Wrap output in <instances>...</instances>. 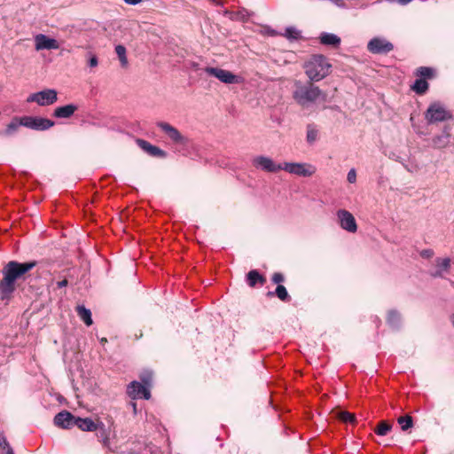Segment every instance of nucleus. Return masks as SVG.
I'll return each instance as SVG.
<instances>
[{"instance_id": "2f4dec72", "label": "nucleus", "mask_w": 454, "mask_h": 454, "mask_svg": "<svg viewBox=\"0 0 454 454\" xmlns=\"http://www.w3.org/2000/svg\"><path fill=\"white\" fill-rule=\"evenodd\" d=\"M284 35L288 39H298L301 36V33L295 27H290L286 29Z\"/></svg>"}, {"instance_id": "423d86ee", "label": "nucleus", "mask_w": 454, "mask_h": 454, "mask_svg": "<svg viewBox=\"0 0 454 454\" xmlns=\"http://www.w3.org/2000/svg\"><path fill=\"white\" fill-rule=\"evenodd\" d=\"M58 100V93L53 89H47L28 96L27 102H35L41 106H50Z\"/></svg>"}, {"instance_id": "412c9836", "label": "nucleus", "mask_w": 454, "mask_h": 454, "mask_svg": "<svg viewBox=\"0 0 454 454\" xmlns=\"http://www.w3.org/2000/svg\"><path fill=\"white\" fill-rule=\"evenodd\" d=\"M20 126H23V117H14L11 122L6 126L4 130L5 136H12L17 132Z\"/></svg>"}, {"instance_id": "f3484780", "label": "nucleus", "mask_w": 454, "mask_h": 454, "mask_svg": "<svg viewBox=\"0 0 454 454\" xmlns=\"http://www.w3.org/2000/svg\"><path fill=\"white\" fill-rule=\"evenodd\" d=\"M137 144L142 150L146 152L151 156L160 157V158L166 157V153L163 150H161L160 148H159L155 145H153L152 144H150L149 142H147L145 140L137 139Z\"/></svg>"}, {"instance_id": "6e6552de", "label": "nucleus", "mask_w": 454, "mask_h": 454, "mask_svg": "<svg viewBox=\"0 0 454 454\" xmlns=\"http://www.w3.org/2000/svg\"><path fill=\"white\" fill-rule=\"evenodd\" d=\"M253 166L269 173H277L282 170L283 163H276L271 158L260 155L252 160Z\"/></svg>"}, {"instance_id": "4be33fe9", "label": "nucleus", "mask_w": 454, "mask_h": 454, "mask_svg": "<svg viewBox=\"0 0 454 454\" xmlns=\"http://www.w3.org/2000/svg\"><path fill=\"white\" fill-rule=\"evenodd\" d=\"M76 311L80 318L85 323L86 325L90 326L92 325L91 312L82 305L76 307Z\"/></svg>"}, {"instance_id": "c03bdc74", "label": "nucleus", "mask_w": 454, "mask_h": 454, "mask_svg": "<svg viewBox=\"0 0 454 454\" xmlns=\"http://www.w3.org/2000/svg\"><path fill=\"white\" fill-rule=\"evenodd\" d=\"M132 408H134V411H136V403L132 404Z\"/></svg>"}, {"instance_id": "bb28decb", "label": "nucleus", "mask_w": 454, "mask_h": 454, "mask_svg": "<svg viewBox=\"0 0 454 454\" xmlns=\"http://www.w3.org/2000/svg\"><path fill=\"white\" fill-rule=\"evenodd\" d=\"M397 422L403 431L410 429L413 426L412 418L410 415L398 418Z\"/></svg>"}, {"instance_id": "0eeeda50", "label": "nucleus", "mask_w": 454, "mask_h": 454, "mask_svg": "<svg viewBox=\"0 0 454 454\" xmlns=\"http://www.w3.org/2000/svg\"><path fill=\"white\" fill-rule=\"evenodd\" d=\"M205 72L226 84H235L241 82V78L239 76L235 75L231 71L225 69L207 67L205 68Z\"/></svg>"}, {"instance_id": "2eb2a0df", "label": "nucleus", "mask_w": 454, "mask_h": 454, "mask_svg": "<svg viewBox=\"0 0 454 454\" xmlns=\"http://www.w3.org/2000/svg\"><path fill=\"white\" fill-rule=\"evenodd\" d=\"M435 262V270L431 272V276L434 278H443L446 273H449L451 260L448 257L441 258L438 257L434 261Z\"/></svg>"}, {"instance_id": "a19ab883", "label": "nucleus", "mask_w": 454, "mask_h": 454, "mask_svg": "<svg viewBox=\"0 0 454 454\" xmlns=\"http://www.w3.org/2000/svg\"><path fill=\"white\" fill-rule=\"evenodd\" d=\"M67 284H68L67 280V279H63V280H61V281L57 282V286H58L59 288H62V287H64V286H67Z\"/></svg>"}, {"instance_id": "a878e982", "label": "nucleus", "mask_w": 454, "mask_h": 454, "mask_svg": "<svg viewBox=\"0 0 454 454\" xmlns=\"http://www.w3.org/2000/svg\"><path fill=\"white\" fill-rule=\"evenodd\" d=\"M411 88L416 93L424 94L428 89V83L425 79H417Z\"/></svg>"}, {"instance_id": "473e14b6", "label": "nucleus", "mask_w": 454, "mask_h": 454, "mask_svg": "<svg viewBox=\"0 0 454 454\" xmlns=\"http://www.w3.org/2000/svg\"><path fill=\"white\" fill-rule=\"evenodd\" d=\"M140 380L143 384L150 387L152 385L153 373L150 371H145L140 374Z\"/></svg>"}, {"instance_id": "a18cd8bd", "label": "nucleus", "mask_w": 454, "mask_h": 454, "mask_svg": "<svg viewBox=\"0 0 454 454\" xmlns=\"http://www.w3.org/2000/svg\"><path fill=\"white\" fill-rule=\"evenodd\" d=\"M451 322H452V325H453V327H454V317H451Z\"/></svg>"}, {"instance_id": "4468645a", "label": "nucleus", "mask_w": 454, "mask_h": 454, "mask_svg": "<svg viewBox=\"0 0 454 454\" xmlns=\"http://www.w3.org/2000/svg\"><path fill=\"white\" fill-rule=\"evenodd\" d=\"M369 51L374 54L387 53L393 50V44L382 38H373L367 45Z\"/></svg>"}, {"instance_id": "49530a36", "label": "nucleus", "mask_w": 454, "mask_h": 454, "mask_svg": "<svg viewBox=\"0 0 454 454\" xmlns=\"http://www.w3.org/2000/svg\"><path fill=\"white\" fill-rule=\"evenodd\" d=\"M268 295H273V293L272 292H269Z\"/></svg>"}, {"instance_id": "7ed1b4c3", "label": "nucleus", "mask_w": 454, "mask_h": 454, "mask_svg": "<svg viewBox=\"0 0 454 454\" xmlns=\"http://www.w3.org/2000/svg\"><path fill=\"white\" fill-rule=\"evenodd\" d=\"M332 65L323 55H313L304 64L305 74L310 81L319 82L331 73Z\"/></svg>"}, {"instance_id": "f704fd0d", "label": "nucleus", "mask_w": 454, "mask_h": 454, "mask_svg": "<svg viewBox=\"0 0 454 454\" xmlns=\"http://www.w3.org/2000/svg\"><path fill=\"white\" fill-rule=\"evenodd\" d=\"M317 131L315 129H309L307 132V140L309 143L314 142L317 139Z\"/></svg>"}, {"instance_id": "aec40b11", "label": "nucleus", "mask_w": 454, "mask_h": 454, "mask_svg": "<svg viewBox=\"0 0 454 454\" xmlns=\"http://www.w3.org/2000/svg\"><path fill=\"white\" fill-rule=\"evenodd\" d=\"M450 137V129L448 127H445L441 135L435 136L433 138V145L436 148H444L449 145Z\"/></svg>"}, {"instance_id": "a211bd4d", "label": "nucleus", "mask_w": 454, "mask_h": 454, "mask_svg": "<svg viewBox=\"0 0 454 454\" xmlns=\"http://www.w3.org/2000/svg\"><path fill=\"white\" fill-rule=\"evenodd\" d=\"M77 106L73 104L59 106L55 108L53 116L56 118H69L77 110Z\"/></svg>"}, {"instance_id": "9b49d317", "label": "nucleus", "mask_w": 454, "mask_h": 454, "mask_svg": "<svg viewBox=\"0 0 454 454\" xmlns=\"http://www.w3.org/2000/svg\"><path fill=\"white\" fill-rule=\"evenodd\" d=\"M127 393L132 399L144 398L148 400L151 397L149 387L138 381L130 382L128 386Z\"/></svg>"}, {"instance_id": "6ab92c4d", "label": "nucleus", "mask_w": 454, "mask_h": 454, "mask_svg": "<svg viewBox=\"0 0 454 454\" xmlns=\"http://www.w3.org/2000/svg\"><path fill=\"white\" fill-rule=\"evenodd\" d=\"M74 426L82 431L93 432L98 429L97 424L89 418L82 419L75 417Z\"/></svg>"}, {"instance_id": "9d476101", "label": "nucleus", "mask_w": 454, "mask_h": 454, "mask_svg": "<svg viewBox=\"0 0 454 454\" xmlns=\"http://www.w3.org/2000/svg\"><path fill=\"white\" fill-rule=\"evenodd\" d=\"M337 217L340 227L351 233L357 231V224L353 215L346 209L337 211Z\"/></svg>"}, {"instance_id": "72a5a7b5", "label": "nucleus", "mask_w": 454, "mask_h": 454, "mask_svg": "<svg viewBox=\"0 0 454 454\" xmlns=\"http://www.w3.org/2000/svg\"><path fill=\"white\" fill-rule=\"evenodd\" d=\"M417 74L421 77L430 78L433 75V69L430 67H421L417 70Z\"/></svg>"}, {"instance_id": "ddd939ff", "label": "nucleus", "mask_w": 454, "mask_h": 454, "mask_svg": "<svg viewBox=\"0 0 454 454\" xmlns=\"http://www.w3.org/2000/svg\"><path fill=\"white\" fill-rule=\"evenodd\" d=\"M157 125L173 142L179 145L186 144L187 138L169 123L160 121Z\"/></svg>"}, {"instance_id": "c9c22d12", "label": "nucleus", "mask_w": 454, "mask_h": 454, "mask_svg": "<svg viewBox=\"0 0 454 454\" xmlns=\"http://www.w3.org/2000/svg\"><path fill=\"white\" fill-rule=\"evenodd\" d=\"M89 56H90V58L88 60V65L90 67H96L98 65V59L97 56L95 54H91V53H90Z\"/></svg>"}, {"instance_id": "7c9ffc66", "label": "nucleus", "mask_w": 454, "mask_h": 454, "mask_svg": "<svg viewBox=\"0 0 454 454\" xmlns=\"http://www.w3.org/2000/svg\"><path fill=\"white\" fill-rule=\"evenodd\" d=\"M275 294L278 297L279 300L283 301L289 300V295L286 291V288L282 285H278L275 290Z\"/></svg>"}, {"instance_id": "20e7f679", "label": "nucleus", "mask_w": 454, "mask_h": 454, "mask_svg": "<svg viewBox=\"0 0 454 454\" xmlns=\"http://www.w3.org/2000/svg\"><path fill=\"white\" fill-rule=\"evenodd\" d=\"M451 117V114L440 102L432 103L425 114V118L428 123L443 121Z\"/></svg>"}, {"instance_id": "c756f323", "label": "nucleus", "mask_w": 454, "mask_h": 454, "mask_svg": "<svg viewBox=\"0 0 454 454\" xmlns=\"http://www.w3.org/2000/svg\"><path fill=\"white\" fill-rule=\"evenodd\" d=\"M338 418L345 422V423H355L356 422V418H355V415L353 413H350L348 411H340L338 413Z\"/></svg>"}, {"instance_id": "f257e3e1", "label": "nucleus", "mask_w": 454, "mask_h": 454, "mask_svg": "<svg viewBox=\"0 0 454 454\" xmlns=\"http://www.w3.org/2000/svg\"><path fill=\"white\" fill-rule=\"evenodd\" d=\"M36 266L35 261L20 262H8L2 269L0 280V301L8 304L13 298L20 281H26L27 273Z\"/></svg>"}, {"instance_id": "cd10ccee", "label": "nucleus", "mask_w": 454, "mask_h": 454, "mask_svg": "<svg viewBox=\"0 0 454 454\" xmlns=\"http://www.w3.org/2000/svg\"><path fill=\"white\" fill-rule=\"evenodd\" d=\"M387 322L393 327H397L401 322L400 314L397 311L391 310L388 312Z\"/></svg>"}, {"instance_id": "f8f14e48", "label": "nucleus", "mask_w": 454, "mask_h": 454, "mask_svg": "<svg viewBox=\"0 0 454 454\" xmlns=\"http://www.w3.org/2000/svg\"><path fill=\"white\" fill-rule=\"evenodd\" d=\"M35 48L37 51L42 50H57L59 48L58 41L54 38L48 37L43 34L35 35Z\"/></svg>"}, {"instance_id": "37998d69", "label": "nucleus", "mask_w": 454, "mask_h": 454, "mask_svg": "<svg viewBox=\"0 0 454 454\" xmlns=\"http://www.w3.org/2000/svg\"><path fill=\"white\" fill-rule=\"evenodd\" d=\"M6 454H14L12 449H9V450L6 452Z\"/></svg>"}, {"instance_id": "393cba45", "label": "nucleus", "mask_w": 454, "mask_h": 454, "mask_svg": "<svg viewBox=\"0 0 454 454\" xmlns=\"http://www.w3.org/2000/svg\"><path fill=\"white\" fill-rule=\"evenodd\" d=\"M115 52L118 56L121 67H127L129 61L126 55V48L123 45L119 44L115 47Z\"/></svg>"}, {"instance_id": "5701e85b", "label": "nucleus", "mask_w": 454, "mask_h": 454, "mask_svg": "<svg viewBox=\"0 0 454 454\" xmlns=\"http://www.w3.org/2000/svg\"><path fill=\"white\" fill-rule=\"evenodd\" d=\"M247 283L249 286L254 287L257 283L264 284V278L259 274V272L255 270H250L247 276Z\"/></svg>"}, {"instance_id": "58836bf2", "label": "nucleus", "mask_w": 454, "mask_h": 454, "mask_svg": "<svg viewBox=\"0 0 454 454\" xmlns=\"http://www.w3.org/2000/svg\"><path fill=\"white\" fill-rule=\"evenodd\" d=\"M0 448L2 450H5L6 452L9 450V449H12L9 445V442L4 437H0Z\"/></svg>"}, {"instance_id": "79ce46f5", "label": "nucleus", "mask_w": 454, "mask_h": 454, "mask_svg": "<svg viewBox=\"0 0 454 454\" xmlns=\"http://www.w3.org/2000/svg\"><path fill=\"white\" fill-rule=\"evenodd\" d=\"M124 2L130 5H136L142 2V0H124Z\"/></svg>"}, {"instance_id": "b1692460", "label": "nucleus", "mask_w": 454, "mask_h": 454, "mask_svg": "<svg viewBox=\"0 0 454 454\" xmlns=\"http://www.w3.org/2000/svg\"><path fill=\"white\" fill-rule=\"evenodd\" d=\"M320 42H321V43L325 44V45L335 46L340 43V39L333 34L324 33L321 35Z\"/></svg>"}, {"instance_id": "1a4fd4ad", "label": "nucleus", "mask_w": 454, "mask_h": 454, "mask_svg": "<svg viewBox=\"0 0 454 454\" xmlns=\"http://www.w3.org/2000/svg\"><path fill=\"white\" fill-rule=\"evenodd\" d=\"M23 126L35 130H46L54 126V121L34 116H23Z\"/></svg>"}, {"instance_id": "4c0bfd02", "label": "nucleus", "mask_w": 454, "mask_h": 454, "mask_svg": "<svg viewBox=\"0 0 454 454\" xmlns=\"http://www.w3.org/2000/svg\"><path fill=\"white\" fill-rule=\"evenodd\" d=\"M284 279H285V278H284L283 274H281L279 272H276L272 276V281L275 284H279V283L283 282Z\"/></svg>"}, {"instance_id": "ea45409f", "label": "nucleus", "mask_w": 454, "mask_h": 454, "mask_svg": "<svg viewBox=\"0 0 454 454\" xmlns=\"http://www.w3.org/2000/svg\"><path fill=\"white\" fill-rule=\"evenodd\" d=\"M420 255L421 257L423 258H427V259H429L431 257H433L434 255V251L432 249H424L420 252Z\"/></svg>"}, {"instance_id": "dca6fc26", "label": "nucleus", "mask_w": 454, "mask_h": 454, "mask_svg": "<svg viewBox=\"0 0 454 454\" xmlns=\"http://www.w3.org/2000/svg\"><path fill=\"white\" fill-rule=\"evenodd\" d=\"M74 420L75 417L67 411L59 412L54 418L55 425L62 428H71L74 426Z\"/></svg>"}, {"instance_id": "e433bc0d", "label": "nucleus", "mask_w": 454, "mask_h": 454, "mask_svg": "<svg viewBox=\"0 0 454 454\" xmlns=\"http://www.w3.org/2000/svg\"><path fill=\"white\" fill-rule=\"evenodd\" d=\"M347 180L350 184H354L356 181V172L354 168H351L347 176Z\"/></svg>"}, {"instance_id": "f03ea898", "label": "nucleus", "mask_w": 454, "mask_h": 454, "mask_svg": "<svg viewBox=\"0 0 454 454\" xmlns=\"http://www.w3.org/2000/svg\"><path fill=\"white\" fill-rule=\"evenodd\" d=\"M294 87L293 98L302 107H307L318 99L323 101L326 99V93L312 83L302 84L301 82L296 81Z\"/></svg>"}, {"instance_id": "39448f33", "label": "nucleus", "mask_w": 454, "mask_h": 454, "mask_svg": "<svg viewBox=\"0 0 454 454\" xmlns=\"http://www.w3.org/2000/svg\"><path fill=\"white\" fill-rule=\"evenodd\" d=\"M282 170L299 176L309 177L316 173L317 168L309 163L284 162Z\"/></svg>"}, {"instance_id": "c85d7f7f", "label": "nucleus", "mask_w": 454, "mask_h": 454, "mask_svg": "<svg viewBox=\"0 0 454 454\" xmlns=\"http://www.w3.org/2000/svg\"><path fill=\"white\" fill-rule=\"evenodd\" d=\"M391 425L386 421H381L375 429V433L378 435H386L391 430Z\"/></svg>"}]
</instances>
